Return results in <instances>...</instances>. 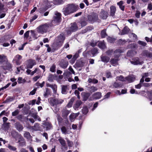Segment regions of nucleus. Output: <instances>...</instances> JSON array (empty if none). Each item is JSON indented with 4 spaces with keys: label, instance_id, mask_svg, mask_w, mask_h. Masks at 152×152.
I'll return each mask as SVG.
<instances>
[{
    "label": "nucleus",
    "instance_id": "1",
    "mask_svg": "<svg viewBox=\"0 0 152 152\" xmlns=\"http://www.w3.org/2000/svg\"><path fill=\"white\" fill-rule=\"evenodd\" d=\"M78 6L74 4H68L63 9V12L65 15H67L76 12Z\"/></svg>",
    "mask_w": 152,
    "mask_h": 152
},
{
    "label": "nucleus",
    "instance_id": "2",
    "mask_svg": "<svg viewBox=\"0 0 152 152\" xmlns=\"http://www.w3.org/2000/svg\"><path fill=\"white\" fill-rule=\"evenodd\" d=\"M135 77L134 75L129 76L125 78L121 75L117 77L116 80L124 82L126 83H128L133 82L135 80Z\"/></svg>",
    "mask_w": 152,
    "mask_h": 152
},
{
    "label": "nucleus",
    "instance_id": "3",
    "mask_svg": "<svg viewBox=\"0 0 152 152\" xmlns=\"http://www.w3.org/2000/svg\"><path fill=\"white\" fill-rule=\"evenodd\" d=\"M123 52V51L120 49L116 50L114 52V54L116 58L115 59H112L110 61V62L113 65L115 66L117 65V62L118 61V58L120 56L121 53Z\"/></svg>",
    "mask_w": 152,
    "mask_h": 152
},
{
    "label": "nucleus",
    "instance_id": "4",
    "mask_svg": "<svg viewBox=\"0 0 152 152\" xmlns=\"http://www.w3.org/2000/svg\"><path fill=\"white\" fill-rule=\"evenodd\" d=\"M48 27L49 26L47 24L41 25L37 28V31L38 33L43 34L47 32Z\"/></svg>",
    "mask_w": 152,
    "mask_h": 152
},
{
    "label": "nucleus",
    "instance_id": "5",
    "mask_svg": "<svg viewBox=\"0 0 152 152\" xmlns=\"http://www.w3.org/2000/svg\"><path fill=\"white\" fill-rule=\"evenodd\" d=\"M50 104L52 106L61 104L63 102L64 100L61 99H55L53 98H50L48 99Z\"/></svg>",
    "mask_w": 152,
    "mask_h": 152
},
{
    "label": "nucleus",
    "instance_id": "6",
    "mask_svg": "<svg viewBox=\"0 0 152 152\" xmlns=\"http://www.w3.org/2000/svg\"><path fill=\"white\" fill-rule=\"evenodd\" d=\"M88 18V20L91 23L95 22H100V20L98 19V15L95 13H94L91 15H89Z\"/></svg>",
    "mask_w": 152,
    "mask_h": 152
},
{
    "label": "nucleus",
    "instance_id": "7",
    "mask_svg": "<svg viewBox=\"0 0 152 152\" xmlns=\"http://www.w3.org/2000/svg\"><path fill=\"white\" fill-rule=\"evenodd\" d=\"M65 38L64 35L63 33L60 34L56 39V45H57L58 47L61 46L62 45Z\"/></svg>",
    "mask_w": 152,
    "mask_h": 152
},
{
    "label": "nucleus",
    "instance_id": "8",
    "mask_svg": "<svg viewBox=\"0 0 152 152\" xmlns=\"http://www.w3.org/2000/svg\"><path fill=\"white\" fill-rule=\"evenodd\" d=\"M16 136L15 137L16 140L18 141L17 142L19 143L20 145H23L25 143L24 139L20 134H19L18 133H16Z\"/></svg>",
    "mask_w": 152,
    "mask_h": 152
},
{
    "label": "nucleus",
    "instance_id": "9",
    "mask_svg": "<svg viewBox=\"0 0 152 152\" xmlns=\"http://www.w3.org/2000/svg\"><path fill=\"white\" fill-rule=\"evenodd\" d=\"M61 15L58 12L55 13V15L54 17V19L53 22H56V23H58L61 21Z\"/></svg>",
    "mask_w": 152,
    "mask_h": 152
},
{
    "label": "nucleus",
    "instance_id": "10",
    "mask_svg": "<svg viewBox=\"0 0 152 152\" xmlns=\"http://www.w3.org/2000/svg\"><path fill=\"white\" fill-rule=\"evenodd\" d=\"M130 62L134 65L141 64L142 63V61L140 60L138 58H133L130 60Z\"/></svg>",
    "mask_w": 152,
    "mask_h": 152
},
{
    "label": "nucleus",
    "instance_id": "11",
    "mask_svg": "<svg viewBox=\"0 0 152 152\" xmlns=\"http://www.w3.org/2000/svg\"><path fill=\"white\" fill-rule=\"evenodd\" d=\"M22 58V57L20 55H17L14 57L13 61H15L17 65H19L21 63L20 60Z\"/></svg>",
    "mask_w": 152,
    "mask_h": 152
},
{
    "label": "nucleus",
    "instance_id": "12",
    "mask_svg": "<svg viewBox=\"0 0 152 152\" xmlns=\"http://www.w3.org/2000/svg\"><path fill=\"white\" fill-rule=\"evenodd\" d=\"M35 64L36 63L34 60L29 59L28 61V64L26 66L27 68L31 69Z\"/></svg>",
    "mask_w": 152,
    "mask_h": 152
},
{
    "label": "nucleus",
    "instance_id": "13",
    "mask_svg": "<svg viewBox=\"0 0 152 152\" xmlns=\"http://www.w3.org/2000/svg\"><path fill=\"white\" fill-rule=\"evenodd\" d=\"M108 14L107 12L102 10L100 13V17L103 19H105L108 16Z\"/></svg>",
    "mask_w": 152,
    "mask_h": 152
},
{
    "label": "nucleus",
    "instance_id": "14",
    "mask_svg": "<svg viewBox=\"0 0 152 152\" xmlns=\"http://www.w3.org/2000/svg\"><path fill=\"white\" fill-rule=\"evenodd\" d=\"M79 114V113H72L70 114L69 116L70 120L71 122L74 121L77 116Z\"/></svg>",
    "mask_w": 152,
    "mask_h": 152
},
{
    "label": "nucleus",
    "instance_id": "15",
    "mask_svg": "<svg viewBox=\"0 0 152 152\" xmlns=\"http://www.w3.org/2000/svg\"><path fill=\"white\" fill-rule=\"evenodd\" d=\"M62 133L64 134H69L71 133V131L68 130L65 126H63L61 128Z\"/></svg>",
    "mask_w": 152,
    "mask_h": 152
},
{
    "label": "nucleus",
    "instance_id": "16",
    "mask_svg": "<svg viewBox=\"0 0 152 152\" xmlns=\"http://www.w3.org/2000/svg\"><path fill=\"white\" fill-rule=\"evenodd\" d=\"M47 87H50L53 90L54 93L56 94L57 93V86L55 84H47Z\"/></svg>",
    "mask_w": 152,
    "mask_h": 152
},
{
    "label": "nucleus",
    "instance_id": "17",
    "mask_svg": "<svg viewBox=\"0 0 152 152\" xmlns=\"http://www.w3.org/2000/svg\"><path fill=\"white\" fill-rule=\"evenodd\" d=\"M68 62L67 61L62 60L61 61L60 65L61 67L63 69H65L68 66Z\"/></svg>",
    "mask_w": 152,
    "mask_h": 152
},
{
    "label": "nucleus",
    "instance_id": "18",
    "mask_svg": "<svg viewBox=\"0 0 152 152\" xmlns=\"http://www.w3.org/2000/svg\"><path fill=\"white\" fill-rule=\"evenodd\" d=\"M78 29V28L75 23L71 24V26L70 28L71 31H77Z\"/></svg>",
    "mask_w": 152,
    "mask_h": 152
},
{
    "label": "nucleus",
    "instance_id": "19",
    "mask_svg": "<svg viewBox=\"0 0 152 152\" xmlns=\"http://www.w3.org/2000/svg\"><path fill=\"white\" fill-rule=\"evenodd\" d=\"M116 11V8L115 6H112L110 7V15L113 16L115 15Z\"/></svg>",
    "mask_w": 152,
    "mask_h": 152
},
{
    "label": "nucleus",
    "instance_id": "20",
    "mask_svg": "<svg viewBox=\"0 0 152 152\" xmlns=\"http://www.w3.org/2000/svg\"><path fill=\"white\" fill-rule=\"evenodd\" d=\"M37 114V113L36 112H35L34 113H31L29 114V115H31V116L34 118L36 120H38L39 121H40V118L38 116Z\"/></svg>",
    "mask_w": 152,
    "mask_h": 152
},
{
    "label": "nucleus",
    "instance_id": "21",
    "mask_svg": "<svg viewBox=\"0 0 152 152\" xmlns=\"http://www.w3.org/2000/svg\"><path fill=\"white\" fill-rule=\"evenodd\" d=\"M15 125L16 128L18 131H21L23 129V126L19 123L17 122L15 124Z\"/></svg>",
    "mask_w": 152,
    "mask_h": 152
},
{
    "label": "nucleus",
    "instance_id": "22",
    "mask_svg": "<svg viewBox=\"0 0 152 152\" xmlns=\"http://www.w3.org/2000/svg\"><path fill=\"white\" fill-rule=\"evenodd\" d=\"M50 3L49 4H50L51 5H52L51 3H53L55 4H61L63 3L62 0H54L53 1V2L52 1H48Z\"/></svg>",
    "mask_w": 152,
    "mask_h": 152
},
{
    "label": "nucleus",
    "instance_id": "23",
    "mask_svg": "<svg viewBox=\"0 0 152 152\" xmlns=\"http://www.w3.org/2000/svg\"><path fill=\"white\" fill-rule=\"evenodd\" d=\"M101 93L100 92H97L94 93L93 95V98L96 99H99L101 97Z\"/></svg>",
    "mask_w": 152,
    "mask_h": 152
},
{
    "label": "nucleus",
    "instance_id": "24",
    "mask_svg": "<svg viewBox=\"0 0 152 152\" xmlns=\"http://www.w3.org/2000/svg\"><path fill=\"white\" fill-rule=\"evenodd\" d=\"M82 104V102L81 101H77L76 102L74 105L73 108L75 110H78V108L80 107Z\"/></svg>",
    "mask_w": 152,
    "mask_h": 152
},
{
    "label": "nucleus",
    "instance_id": "25",
    "mask_svg": "<svg viewBox=\"0 0 152 152\" xmlns=\"http://www.w3.org/2000/svg\"><path fill=\"white\" fill-rule=\"evenodd\" d=\"M62 112V116L64 118H66L70 113L69 110H66L65 109L63 110Z\"/></svg>",
    "mask_w": 152,
    "mask_h": 152
},
{
    "label": "nucleus",
    "instance_id": "26",
    "mask_svg": "<svg viewBox=\"0 0 152 152\" xmlns=\"http://www.w3.org/2000/svg\"><path fill=\"white\" fill-rule=\"evenodd\" d=\"M23 135L28 140H30L31 139L32 137L29 132H25Z\"/></svg>",
    "mask_w": 152,
    "mask_h": 152
},
{
    "label": "nucleus",
    "instance_id": "27",
    "mask_svg": "<svg viewBox=\"0 0 152 152\" xmlns=\"http://www.w3.org/2000/svg\"><path fill=\"white\" fill-rule=\"evenodd\" d=\"M101 60L104 62L107 63L110 60V58L106 56H102Z\"/></svg>",
    "mask_w": 152,
    "mask_h": 152
},
{
    "label": "nucleus",
    "instance_id": "28",
    "mask_svg": "<svg viewBox=\"0 0 152 152\" xmlns=\"http://www.w3.org/2000/svg\"><path fill=\"white\" fill-rule=\"evenodd\" d=\"M67 87L66 86H62L61 87V93L63 94H66L67 93Z\"/></svg>",
    "mask_w": 152,
    "mask_h": 152
},
{
    "label": "nucleus",
    "instance_id": "29",
    "mask_svg": "<svg viewBox=\"0 0 152 152\" xmlns=\"http://www.w3.org/2000/svg\"><path fill=\"white\" fill-rule=\"evenodd\" d=\"M40 129L39 125L37 123H35L34 126H32V131H37Z\"/></svg>",
    "mask_w": 152,
    "mask_h": 152
},
{
    "label": "nucleus",
    "instance_id": "30",
    "mask_svg": "<svg viewBox=\"0 0 152 152\" xmlns=\"http://www.w3.org/2000/svg\"><path fill=\"white\" fill-rule=\"evenodd\" d=\"M129 31V29L127 27H125L122 31V32L121 33V35H124L126 34Z\"/></svg>",
    "mask_w": 152,
    "mask_h": 152
},
{
    "label": "nucleus",
    "instance_id": "31",
    "mask_svg": "<svg viewBox=\"0 0 152 152\" xmlns=\"http://www.w3.org/2000/svg\"><path fill=\"white\" fill-rule=\"evenodd\" d=\"M60 143L61 144L62 147L65 148L66 142L65 140L61 138H60L58 139Z\"/></svg>",
    "mask_w": 152,
    "mask_h": 152
},
{
    "label": "nucleus",
    "instance_id": "32",
    "mask_svg": "<svg viewBox=\"0 0 152 152\" xmlns=\"http://www.w3.org/2000/svg\"><path fill=\"white\" fill-rule=\"evenodd\" d=\"M7 60L6 57L3 55H0V63Z\"/></svg>",
    "mask_w": 152,
    "mask_h": 152
},
{
    "label": "nucleus",
    "instance_id": "33",
    "mask_svg": "<svg viewBox=\"0 0 152 152\" xmlns=\"http://www.w3.org/2000/svg\"><path fill=\"white\" fill-rule=\"evenodd\" d=\"M98 46L100 48L102 49H104L105 48V45L104 42H99Z\"/></svg>",
    "mask_w": 152,
    "mask_h": 152
},
{
    "label": "nucleus",
    "instance_id": "34",
    "mask_svg": "<svg viewBox=\"0 0 152 152\" xmlns=\"http://www.w3.org/2000/svg\"><path fill=\"white\" fill-rule=\"evenodd\" d=\"M45 125L46 130L50 129L52 127L51 124L48 122L45 123Z\"/></svg>",
    "mask_w": 152,
    "mask_h": 152
},
{
    "label": "nucleus",
    "instance_id": "35",
    "mask_svg": "<svg viewBox=\"0 0 152 152\" xmlns=\"http://www.w3.org/2000/svg\"><path fill=\"white\" fill-rule=\"evenodd\" d=\"M82 112L83 114H86L88 112V109L86 106H84L82 109Z\"/></svg>",
    "mask_w": 152,
    "mask_h": 152
},
{
    "label": "nucleus",
    "instance_id": "36",
    "mask_svg": "<svg viewBox=\"0 0 152 152\" xmlns=\"http://www.w3.org/2000/svg\"><path fill=\"white\" fill-rule=\"evenodd\" d=\"M31 36L34 39H36L37 38L38 36L36 34L35 31L33 30H31Z\"/></svg>",
    "mask_w": 152,
    "mask_h": 152
},
{
    "label": "nucleus",
    "instance_id": "37",
    "mask_svg": "<svg viewBox=\"0 0 152 152\" xmlns=\"http://www.w3.org/2000/svg\"><path fill=\"white\" fill-rule=\"evenodd\" d=\"M88 82L89 83H98V81L96 79H91L90 78H89L88 80Z\"/></svg>",
    "mask_w": 152,
    "mask_h": 152
},
{
    "label": "nucleus",
    "instance_id": "38",
    "mask_svg": "<svg viewBox=\"0 0 152 152\" xmlns=\"http://www.w3.org/2000/svg\"><path fill=\"white\" fill-rule=\"evenodd\" d=\"M74 100H75V99L73 98H72L71 99L70 101L68 103V104H67V107H68L69 108V107H72V104L73 102H74Z\"/></svg>",
    "mask_w": 152,
    "mask_h": 152
},
{
    "label": "nucleus",
    "instance_id": "39",
    "mask_svg": "<svg viewBox=\"0 0 152 152\" xmlns=\"http://www.w3.org/2000/svg\"><path fill=\"white\" fill-rule=\"evenodd\" d=\"M8 148L10 150L13 151H16L17 149V148L11 145H8Z\"/></svg>",
    "mask_w": 152,
    "mask_h": 152
},
{
    "label": "nucleus",
    "instance_id": "40",
    "mask_svg": "<svg viewBox=\"0 0 152 152\" xmlns=\"http://www.w3.org/2000/svg\"><path fill=\"white\" fill-rule=\"evenodd\" d=\"M107 39L108 42L111 43L114 42L115 40V38H113L110 37H108L107 38Z\"/></svg>",
    "mask_w": 152,
    "mask_h": 152
},
{
    "label": "nucleus",
    "instance_id": "41",
    "mask_svg": "<svg viewBox=\"0 0 152 152\" xmlns=\"http://www.w3.org/2000/svg\"><path fill=\"white\" fill-rule=\"evenodd\" d=\"M113 87L115 88H118L121 87V85L119 83L115 82L113 84Z\"/></svg>",
    "mask_w": 152,
    "mask_h": 152
},
{
    "label": "nucleus",
    "instance_id": "42",
    "mask_svg": "<svg viewBox=\"0 0 152 152\" xmlns=\"http://www.w3.org/2000/svg\"><path fill=\"white\" fill-rule=\"evenodd\" d=\"M25 81L24 79H23L21 77H19L18 79V82L19 83H24Z\"/></svg>",
    "mask_w": 152,
    "mask_h": 152
},
{
    "label": "nucleus",
    "instance_id": "43",
    "mask_svg": "<svg viewBox=\"0 0 152 152\" xmlns=\"http://www.w3.org/2000/svg\"><path fill=\"white\" fill-rule=\"evenodd\" d=\"M106 35H107L106 33V30H102L101 32V37L102 38H104L106 37Z\"/></svg>",
    "mask_w": 152,
    "mask_h": 152
},
{
    "label": "nucleus",
    "instance_id": "44",
    "mask_svg": "<svg viewBox=\"0 0 152 152\" xmlns=\"http://www.w3.org/2000/svg\"><path fill=\"white\" fill-rule=\"evenodd\" d=\"M138 43L139 44L142 46H145L146 45V44L145 42L140 40L138 41Z\"/></svg>",
    "mask_w": 152,
    "mask_h": 152
},
{
    "label": "nucleus",
    "instance_id": "45",
    "mask_svg": "<svg viewBox=\"0 0 152 152\" xmlns=\"http://www.w3.org/2000/svg\"><path fill=\"white\" fill-rule=\"evenodd\" d=\"M56 66L53 65L50 68V70L52 72H55L56 71Z\"/></svg>",
    "mask_w": 152,
    "mask_h": 152
},
{
    "label": "nucleus",
    "instance_id": "46",
    "mask_svg": "<svg viewBox=\"0 0 152 152\" xmlns=\"http://www.w3.org/2000/svg\"><path fill=\"white\" fill-rule=\"evenodd\" d=\"M97 90V88L94 86H92L90 88V91L91 92H94L95 91H96Z\"/></svg>",
    "mask_w": 152,
    "mask_h": 152
},
{
    "label": "nucleus",
    "instance_id": "47",
    "mask_svg": "<svg viewBox=\"0 0 152 152\" xmlns=\"http://www.w3.org/2000/svg\"><path fill=\"white\" fill-rule=\"evenodd\" d=\"M98 50L96 48H94L91 51V53L94 55L97 53Z\"/></svg>",
    "mask_w": 152,
    "mask_h": 152
},
{
    "label": "nucleus",
    "instance_id": "48",
    "mask_svg": "<svg viewBox=\"0 0 152 152\" xmlns=\"http://www.w3.org/2000/svg\"><path fill=\"white\" fill-rule=\"evenodd\" d=\"M97 43L96 41L92 40L90 43V45L92 47H94L96 45Z\"/></svg>",
    "mask_w": 152,
    "mask_h": 152
},
{
    "label": "nucleus",
    "instance_id": "49",
    "mask_svg": "<svg viewBox=\"0 0 152 152\" xmlns=\"http://www.w3.org/2000/svg\"><path fill=\"white\" fill-rule=\"evenodd\" d=\"M19 113V111L18 110H16L15 111L13 112L12 113V116H15L17 115Z\"/></svg>",
    "mask_w": 152,
    "mask_h": 152
},
{
    "label": "nucleus",
    "instance_id": "50",
    "mask_svg": "<svg viewBox=\"0 0 152 152\" xmlns=\"http://www.w3.org/2000/svg\"><path fill=\"white\" fill-rule=\"evenodd\" d=\"M148 97V98L151 101L152 98V94L151 93H150L149 92H147Z\"/></svg>",
    "mask_w": 152,
    "mask_h": 152
},
{
    "label": "nucleus",
    "instance_id": "51",
    "mask_svg": "<svg viewBox=\"0 0 152 152\" xmlns=\"http://www.w3.org/2000/svg\"><path fill=\"white\" fill-rule=\"evenodd\" d=\"M41 77V76L39 75L36 76L33 78V80L34 81H36L38 79Z\"/></svg>",
    "mask_w": 152,
    "mask_h": 152
},
{
    "label": "nucleus",
    "instance_id": "52",
    "mask_svg": "<svg viewBox=\"0 0 152 152\" xmlns=\"http://www.w3.org/2000/svg\"><path fill=\"white\" fill-rule=\"evenodd\" d=\"M110 92H108L105 95H104V99L108 98L110 96Z\"/></svg>",
    "mask_w": 152,
    "mask_h": 152
},
{
    "label": "nucleus",
    "instance_id": "53",
    "mask_svg": "<svg viewBox=\"0 0 152 152\" xmlns=\"http://www.w3.org/2000/svg\"><path fill=\"white\" fill-rule=\"evenodd\" d=\"M151 85V83H143V86L145 87H149Z\"/></svg>",
    "mask_w": 152,
    "mask_h": 152
},
{
    "label": "nucleus",
    "instance_id": "54",
    "mask_svg": "<svg viewBox=\"0 0 152 152\" xmlns=\"http://www.w3.org/2000/svg\"><path fill=\"white\" fill-rule=\"evenodd\" d=\"M140 14V12L139 11H137L136 12L135 14L136 17L137 18H139Z\"/></svg>",
    "mask_w": 152,
    "mask_h": 152
},
{
    "label": "nucleus",
    "instance_id": "55",
    "mask_svg": "<svg viewBox=\"0 0 152 152\" xmlns=\"http://www.w3.org/2000/svg\"><path fill=\"white\" fill-rule=\"evenodd\" d=\"M106 76L108 78L111 77L112 76H111V73L110 72H106Z\"/></svg>",
    "mask_w": 152,
    "mask_h": 152
},
{
    "label": "nucleus",
    "instance_id": "56",
    "mask_svg": "<svg viewBox=\"0 0 152 152\" xmlns=\"http://www.w3.org/2000/svg\"><path fill=\"white\" fill-rule=\"evenodd\" d=\"M36 101V100L33 99V100H32V101H30L29 104L30 105L31 104L32 105H34L35 104Z\"/></svg>",
    "mask_w": 152,
    "mask_h": 152
},
{
    "label": "nucleus",
    "instance_id": "57",
    "mask_svg": "<svg viewBox=\"0 0 152 152\" xmlns=\"http://www.w3.org/2000/svg\"><path fill=\"white\" fill-rule=\"evenodd\" d=\"M36 91V89H34L33 90H32V91L30 92L29 94V95H33L35 94Z\"/></svg>",
    "mask_w": 152,
    "mask_h": 152
},
{
    "label": "nucleus",
    "instance_id": "58",
    "mask_svg": "<svg viewBox=\"0 0 152 152\" xmlns=\"http://www.w3.org/2000/svg\"><path fill=\"white\" fill-rule=\"evenodd\" d=\"M148 10H152V4L151 3L148 4Z\"/></svg>",
    "mask_w": 152,
    "mask_h": 152
},
{
    "label": "nucleus",
    "instance_id": "59",
    "mask_svg": "<svg viewBox=\"0 0 152 152\" xmlns=\"http://www.w3.org/2000/svg\"><path fill=\"white\" fill-rule=\"evenodd\" d=\"M37 18V16L36 15H34L32 18L30 19V22H32L34 20H35Z\"/></svg>",
    "mask_w": 152,
    "mask_h": 152
},
{
    "label": "nucleus",
    "instance_id": "60",
    "mask_svg": "<svg viewBox=\"0 0 152 152\" xmlns=\"http://www.w3.org/2000/svg\"><path fill=\"white\" fill-rule=\"evenodd\" d=\"M46 10V9L45 8H40L39 10V12L40 13H43Z\"/></svg>",
    "mask_w": 152,
    "mask_h": 152
},
{
    "label": "nucleus",
    "instance_id": "61",
    "mask_svg": "<svg viewBox=\"0 0 152 152\" xmlns=\"http://www.w3.org/2000/svg\"><path fill=\"white\" fill-rule=\"evenodd\" d=\"M29 31H27L24 34V36L25 38H27L28 37L29 33Z\"/></svg>",
    "mask_w": 152,
    "mask_h": 152
},
{
    "label": "nucleus",
    "instance_id": "62",
    "mask_svg": "<svg viewBox=\"0 0 152 152\" xmlns=\"http://www.w3.org/2000/svg\"><path fill=\"white\" fill-rule=\"evenodd\" d=\"M98 102H96L94 105L93 108L92 109L93 111L98 106Z\"/></svg>",
    "mask_w": 152,
    "mask_h": 152
},
{
    "label": "nucleus",
    "instance_id": "63",
    "mask_svg": "<svg viewBox=\"0 0 152 152\" xmlns=\"http://www.w3.org/2000/svg\"><path fill=\"white\" fill-rule=\"evenodd\" d=\"M78 54L77 53H76L73 56V59L75 60L78 57Z\"/></svg>",
    "mask_w": 152,
    "mask_h": 152
},
{
    "label": "nucleus",
    "instance_id": "64",
    "mask_svg": "<svg viewBox=\"0 0 152 152\" xmlns=\"http://www.w3.org/2000/svg\"><path fill=\"white\" fill-rule=\"evenodd\" d=\"M77 125L73 124L72 126V128L74 130H75L77 129Z\"/></svg>",
    "mask_w": 152,
    "mask_h": 152
}]
</instances>
